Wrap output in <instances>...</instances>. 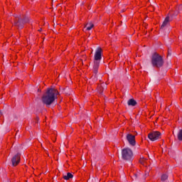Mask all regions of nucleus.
Listing matches in <instances>:
<instances>
[{
	"instance_id": "f257e3e1",
	"label": "nucleus",
	"mask_w": 182,
	"mask_h": 182,
	"mask_svg": "<svg viewBox=\"0 0 182 182\" xmlns=\"http://www.w3.org/2000/svg\"><path fill=\"white\" fill-rule=\"evenodd\" d=\"M102 48L97 47L95 50V53L94 55V65L92 68V72L94 75L90 78V82L92 84L97 82V70L100 66V60H102Z\"/></svg>"
},
{
	"instance_id": "f03ea898",
	"label": "nucleus",
	"mask_w": 182,
	"mask_h": 182,
	"mask_svg": "<svg viewBox=\"0 0 182 182\" xmlns=\"http://www.w3.org/2000/svg\"><path fill=\"white\" fill-rule=\"evenodd\" d=\"M58 95L59 92L55 88H48L46 94L42 97V102L46 106L49 107L50 105L58 99Z\"/></svg>"
},
{
	"instance_id": "7ed1b4c3",
	"label": "nucleus",
	"mask_w": 182,
	"mask_h": 182,
	"mask_svg": "<svg viewBox=\"0 0 182 182\" xmlns=\"http://www.w3.org/2000/svg\"><path fill=\"white\" fill-rule=\"evenodd\" d=\"M151 63L154 68H163V65H164V60L159 53H154L151 56Z\"/></svg>"
},
{
	"instance_id": "20e7f679",
	"label": "nucleus",
	"mask_w": 182,
	"mask_h": 182,
	"mask_svg": "<svg viewBox=\"0 0 182 182\" xmlns=\"http://www.w3.org/2000/svg\"><path fill=\"white\" fill-rule=\"evenodd\" d=\"M122 160L125 161H132L133 160V151L130 148H125L122 150Z\"/></svg>"
},
{
	"instance_id": "39448f33",
	"label": "nucleus",
	"mask_w": 182,
	"mask_h": 182,
	"mask_svg": "<svg viewBox=\"0 0 182 182\" xmlns=\"http://www.w3.org/2000/svg\"><path fill=\"white\" fill-rule=\"evenodd\" d=\"M160 136H161V133H160V132L156 131L150 132L148 134V138L149 140H151V141H156V140H159V139H160Z\"/></svg>"
},
{
	"instance_id": "423d86ee",
	"label": "nucleus",
	"mask_w": 182,
	"mask_h": 182,
	"mask_svg": "<svg viewBox=\"0 0 182 182\" xmlns=\"http://www.w3.org/2000/svg\"><path fill=\"white\" fill-rule=\"evenodd\" d=\"M23 19L21 17H18V19L14 21V26H16L17 29H23Z\"/></svg>"
},
{
	"instance_id": "0eeeda50",
	"label": "nucleus",
	"mask_w": 182,
	"mask_h": 182,
	"mask_svg": "<svg viewBox=\"0 0 182 182\" xmlns=\"http://www.w3.org/2000/svg\"><path fill=\"white\" fill-rule=\"evenodd\" d=\"M127 140L131 146H136V136L132 134L127 135Z\"/></svg>"
},
{
	"instance_id": "6e6552de",
	"label": "nucleus",
	"mask_w": 182,
	"mask_h": 182,
	"mask_svg": "<svg viewBox=\"0 0 182 182\" xmlns=\"http://www.w3.org/2000/svg\"><path fill=\"white\" fill-rule=\"evenodd\" d=\"M19 161H21V156L18 154L13 156L11 159L12 166H18V164H19Z\"/></svg>"
},
{
	"instance_id": "1a4fd4ad",
	"label": "nucleus",
	"mask_w": 182,
	"mask_h": 182,
	"mask_svg": "<svg viewBox=\"0 0 182 182\" xmlns=\"http://www.w3.org/2000/svg\"><path fill=\"white\" fill-rule=\"evenodd\" d=\"M170 24V17L166 16L165 20L164 21L162 25L161 26V29H163L164 28H166L168 25Z\"/></svg>"
},
{
	"instance_id": "9d476101",
	"label": "nucleus",
	"mask_w": 182,
	"mask_h": 182,
	"mask_svg": "<svg viewBox=\"0 0 182 182\" xmlns=\"http://www.w3.org/2000/svg\"><path fill=\"white\" fill-rule=\"evenodd\" d=\"M128 106H132L134 107L136 105H137V102L134 100V99H130L127 102Z\"/></svg>"
},
{
	"instance_id": "9b49d317",
	"label": "nucleus",
	"mask_w": 182,
	"mask_h": 182,
	"mask_svg": "<svg viewBox=\"0 0 182 182\" xmlns=\"http://www.w3.org/2000/svg\"><path fill=\"white\" fill-rule=\"evenodd\" d=\"M93 26H95V25L92 22L87 23L85 25V28H87L86 31H91V29L93 28Z\"/></svg>"
},
{
	"instance_id": "f8f14e48",
	"label": "nucleus",
	"mask_w": 182,
	"mask_h": 182,
	"mask_svg": "<svg viewBox=\"0 0 182 182\" xmlns=\"http://www.w3.org/2000/svg\"><path fill=\"white\" fill-rule=\"evenodd\" d=\"M64 180H69L70 178H73V174L70 173H68L67 176H63Z\"/></svg>"
},
{
	"instance_id": "ddd939ff",
	"label": "nucleus",
	"mask_w": 182,
	"mask_h": 182,
	"mask_svg": "<svg viewBox=\"0 0 182 182\" xmlns=\"http://www.w3.org/2000/svg\"><path fill=\"white\" fill-rule=\"evenodd\" d=\"M177 139L179 141H182V129L178 132Z\"/></svg>"
},
{
	"instance_id": "4468645a",
	"label": "nucleus",
	"mask_w": 182,
	"mask_h": 182,
	"mask_svg": "<svg viewBox=\"0 0 182 182\" xmlns=\"http://www.w3.org/2000/svg\"><path fill=\"white\" fill-rule=\"evenodd\" d=\"M168 178V176H167L166 174H163L161 177V181L162 182H167Z\"/></svg>"
},
{
	"instance_id": "2eb2a0df",
	"label": "nucleus",
	"mask_w": 182,
	"mask_h": 182,
	"mask_svg": "<svg viewBox=\"0 0 182 182\" xmlns=\"http://www.w3.org/2000/svg\"><path fill=\"white\" fill-rule=\"evenodd\" d=\"M23 23L25 24V23H29V22H31V18H29V17H24L23 18Z\"/></svg>"
},
{
	"instance_id": "dca6fc26",
	"label": "nucleus",
	"mask_w": 182,
	"mask_h": 182,
	"mask_svg": "<svg viewBox=\"0 0 182 182\" xmlns=\"http://www.w3.org/2000/svg\"><path fill=\"white\" fill-rule=\"evenodd\" d=\"M168 56H171V49L168 50Z\"/></svg>"
},
{
	"instance_id": "f3484780",
	"label": "nucleus",
	"mask_w": 182,
	"mask_h": 182,
	"mask_svg": "<svg viewBox=\"0 0 182 182\" xmlns=\"http://www.w3.org/2000/svg\"><path fill=\"white\" fill-rule=\"evenodd\" d=\"M139 163H140L141 164H144V160L140 159V160H139Z\"/></svg>"
},
{
	"instance_id": "a211bd4d",
	"label": "nucleus",
	"mask_w": 182,
	"mask_h": 182,
	"mask_svg": "<svg viewBox=\"0 0 182 182\" xmlns=\"http://www.w3.org/2000/svg\"><path fill=\"white\" fill-rule=\"evenodd\" d=\"M15 18H17V19H18V18H21V16H18V15H14Z\"/></svg>"
},
{
	"instance_id": "6ab92c4d",
	"label": "nucleus",
	"mask_w": 182,
	"mask_h": 182,
	"mask_svg": "<svg viewBox=\"0 0 182 182\" xmlns=\"http://www.w3.org/2000/svg\"><path fill=\"white\" fill-rule=\"evenodd\" d=\"M38 31H39V32H41V31H42V28H40V29L38 30Z\"/></svg>"
},
{
	"instance_id": "aec40b11",
	"label": "nucleus",
	"mask_w": 182,
	"mask_h": 182,
	"mask_svg": "<svg viewBox=\"0 0 182 182\" xmlns=\"http://www.w3.org/2000/svg\"><path fill=\"white\" fill-rule=\"evenodd\" d=\"M145 176H149V173H146Z\"/></svg>"
},
{
	"instance_id": "412c9836",
	"label": "nucleus",
	"mask_w": 182,
	"mask_h": 182,
	"mask_svg": "<svg viewBox=\"0 0 182 182\" xmlns=\"http://www.w3.org/2000/svg\"><path fill=\"white\" fill-rule=\"evenodd\" d=\"M103 86H104V87H106V85H105V84H103Z\"/></svg>"
},
{
	"instance_id": "4be33fe9",
	"label": "nucleus",
	"mask_w": 182,
	"mask_h": 182,
	"mask_svg": "<svg viewBox=\"0 0 182 182\" xmlns=\"http://www.w3.org/2000/svg\"><path fill=\"white\" fill-rule=\"evenodd\" d=\"M16 136H18V132H16Z\"/></svg>"
},
{
	"instance_id": "5701e85b",
	"label": "nucleus",
	"mask_w": 182,
	"mask_h": 182,
	"mask_svg": "<svg viewBox=\"0 0 182 182\" xmlns=\"http://www.w3.org/2000/svg\"><path fill=\"white\" fill-rule=\"evenodd\" d=\"M20 136H21V135H20V134H18V137H20Z\"/></svg>"
},
{
	"instance_id": "b1692460",
	"label": "nucleus",
	"mask_w": 182,
	"mask_h": 182,
	"mask_svg": "<svg viewBox=\"0 0 182 182\" xmlns=\"http://www.w3.org/2000/svg\"><path fill=\"white\" fill-rule=\"evenodd\" d=\"M135 177H136V178H137V174H135Z\"/></svg>"
}]
</instances>
